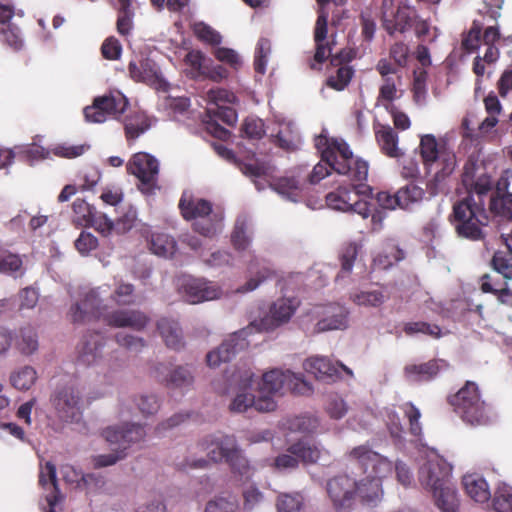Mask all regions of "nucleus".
I'll return each instance as SVG.
<instances>
[{
    "mask_svg": "<svg viewBox=\"0 0 512 512\" xmlns=\"http://www.w3.org/2000/svg\"><path fill=\"white\" fill-rule=\"evenodd\" d=\"M316 146L321 150V162L316 164L309 174L308 180L311 184H316L329 175L328 167L346 176L351 182L367 180L368 163L355 158L345 141L321 137Z\"/></svg>",
    "mask_w": 512,
    "mask_h": 512,
    "instance_id": "obj_1",
    "label": "nucleus"
},
{
    "mask_svg": "<svg viewBox=\"0 0 512 512\" xmlns=\"http://www.w3.org/2000/svg\"><path fill=\"white\" fill-rule=\"evenodd\" d=\"M104 307L96 290L85 294L81 301L71 306L70 321L74 324H85L103 318L104 322L114 328H131L142 331L150 322V318L140 310L120 309L110 313H103Z\"/></svg>",
    "mask_w": 512,
    "mask_h": 512,
    "instance_id": "obj_2",
    "label": "nucleus"
},
{
    "mask_svg": "<svg viewBox=\"0 0 512 512\" xmlns=\"http://www.w3.org/2000/svg\"><path fill=\"white\" fill-rule=\"evenodd\" d=\"M451 472L452 466L438 454L428 455L418 472L420 484L432 492L435 504L442 512H458L459 509L457 491L450 480Z\"/></svg>",
    "mask_w": 512,
    "mask_h": 512,
    "instance_id": "obj_3",
    "label": "nucleus"
},
{
    "mask_svg": "<svg viewBox=\"0 0 512 512\" xmlns=\"http://www.w3.org/2000/svg\"><path fill=\"white\" fill-rule=\"evenodd\" d=\"M449 220L458 236L478 241L484 238L483 227L488 225L489 216L483 203L467 195L454 203Z\"/></svg>",
    "mask_w": 512,
    "mask_h": 512,
    "instance_id": "obj_4",
    "label": "nucleus"
},
{
    "mask_svg": "<svg viewBox=\"0 0 512 512\" xmlns=\"http://www.w3.org/2000/svg\"><path fill=\"white\" fill-rule=\"evenodd\" d=\"M448 403L454 412L471 426L487 425L491 421L489 405L482 399L478 385L466 381L455 394L449 395Z\"/></svg>",
    "mask_w": 512,
    "mask_h": 512,
    "instance_id": "obj_5",
    "label": "nucleus"
},
{
    "mask_svg": "<svg viewBox=\"0 0 512 512\" xmlns=\"http://www.w3.org/2000/svg\"><path fill=\"white\" fill-rule=\"evenodd\" d=\"M178 207L185 220H194L193 230L200 235L212 238L221 232L222 216L213 212V205L210 201L184 192Z\"/></svg>",
    "mask_w": 512,
    "mask_h": 512,
    "instance_id": "obj_6",
    "label": "nucleus"
},
{
    "mask_svg": "<svg viewBox=\"0 0 512 512\" xmlns=\"http://www.w3.org/2000/svg\"><path fill=\"white\" fill-rule=\"evenodd\" d=\"M345 457L365 477L385 478L393 470L392 462L374 451L368 443L353 447Z\"/></svg>",
    "mask_w": 512,
    "mask_h": 512,
    "instance_id": "obj_7",
    "label": "nucleus"
},
{
    "mask_svg": "<svg viewBox=\"0 0 512 512\" xmlns=\"http://www.w3.org/2000/svg\"><path fill=\"white\" fill-rule=\"evenodd\" d=\"M326 493L335 512H352L357 503V480L347 473L329 478Z\"/></svg>",
    "mask_w": 512,
    "mask_h": 512,
    "instance_id": "obj_8",
    "label": "nucleus"
},
{
    "mask_svg": "<svg viewBox=\"0 0 512 512\" xmlns=\"http://www.w3.org/2000/svg\"><path fill=\"white\" fill-rule=\"evenodd\" d=\"M50 402L56 416L63 422H77L82 415V394L74 382L57 387Z\"/></svg>",
    "mask_w": 512,
    "mask_h": 512,
    "instance_id": "obj_9",
    "label": "nucleus"
},
{
    "mask_svg": "<svg viewBox=\"0 0 512 512\" xmlns=\"http://www.w3.org/2000/svg\"><path fill=\"white\" fill-rule=\"evenodd\" d=\"M128 173L139 180L138 189L145 195H153L158 185L159 162L145 152L135 153L126 165Z\"/></svg>",
    "mask_w": 512,
    "mask_h": 512,
    "instance_id": "obj_10",
    "label": "nucleus"
},
{
    "mask_svg": "<svg viewBox=\"0 0 512 512\" xmlns=\"http://www.w3.org/2000/svg\"><path fill=\"white\" fill-rule=\"evenodd\" d=\"M261 391L267 394H276L287 389L296 394L312 392L311 385L305 381L301 373L296 374L290 370L272 369L263 374Z\"/></svg>",
    "mask_w": 512,
    "mask_h": 512,
    "instance_id": "obj_11",
    "label": "nucleus"
},
{
    "mask_svg": "<svg viewBox=\"0 0 512 512\" xmlns=\"http://www.w3.org/2000/svg\"><path fill=\"white\" fill-rule=\"evenodd\" d=\"M128 105V99L117 91L96 97L92 105L85 107L83 112L86 121L91 123H103L108 116L120 119Z\"/></svg>",
    "mask_w": 512,
    "mask_h": 512,
    "instance_id": "obj_12",
    "label": "nucleus"
},
{
    "mask_svg": "<svg viewBox=\"0 0 512 512\" xmlns=\"http://www.w3.org/2000/svg\"><path fill=\"white\" fill-rule=\"evenodd\" d=\"M362 182H352L351 188L339 187L336 191L326 195V203L328 207L343 212L352 211L361 215L364 219L369 217L370 204L360 199L362 190L358 188Z\"/></svg>",
    "mask_w": 512,
    "mask_h": 512,
    "instance_id": "obj_13",
    "label": "nucleus"
},
{
    "mask_svg": "<svg viewBox=\"0 0 512 512\" xmlns=\"http://www.w3.org/2000/svg\"><path fill=\"white\" fill-rule=\"evenodd\" d=\"M248 335V328L230 334L219 347L206 355L207 364L210 367H218L222 363L231 361L238 353L248 348Z\"/></svg>",
    "mask_w": 512,
    "mask_h": 512,
    "instance_id": "obj_14",
    "label": "nucleus"
},
{
    "mask_svg": "<svg viewBox=\"0 0 512 512\" xmlns=\"http://www.w3.org/2000/svg\"><path fill=\"white\" fill-rule=\"evenodd\" d=\"M382 26L385 31L393 36L395 33H405L412 27L416 11L406 2H399L396 6L381 7Z\"/></svg>",
    "mask_w": 512,
    "mask_h": 512,
    "instance_id": "obj_15",
    "label": "nucleus"
},
{
    "mask_svg": "<svg viewBox=\"0 0 512 512\" xmlns=\"http://www.w3.org/2000/svg\"><path fill=\"white\" fill-rule=\"evenodd\" d=\"M103 438L111 443L117 444L120 451L126 450L132 445L138 444L145 439L146 431L144 426L136 423H124L123 425L109 426L102 431Z\"/></svg>",
    "mask_w": 512,
    "mask_h": 512,
    "instance_id": "obj_16",
    "label": "nucleus"
},
{
    "mask_svg": "<svg viewBox=\"0 0 512 512\" xmlns=\"http://www.w3.org/2000/svg\"><path fill=\"white\" fill-rule=\"evenodd\" d=\"M449 364L444 359L433 358L426 362L410 363L403 368L407 381L412 383H428L435 380L442 371L447 370Z\"/></svg>",
    "mask_w": 512,
    "mask_h": 512,
    "instance_id": "obj_17",
    "label": "nucleus"
},
{
    "mask_svg": "<svg viewBox=\"0 0 512 512\" xmlns=\"http://www.w3.org/2000/svg\"><path fill=\"white\" fill-rule=\"evenodd\" d=\"M198 445L214 463L226 462L230 454L238 447L237 441L232 435H207Z\"/></svg>",
    "mask_w": 512,
    "mask_h": 512,
    "instance_id": "obj_18",
    "label": "nucleus"
},
{
    "mask_svg": "<svg viewBox=\"0 0 512 512\" xmlns=\"http://www.w3.org/2000/svg\"><path fill=\"white\" fill-rule=\"evenodd\" d=\"M307 373L312 374L317 380L335 382L341 377L340 369L352 375V371L342 363L334 364L328 357L312 356L303 363Z\"/></svg>",
    "mask_w": 512,
    "mask_h": 512,
    "instance_id": "obj_19",
    "label": "nucleus"
},
{
    "mask_svg": "<svg viewBox=\"0 0 512 512\" xmlns=\"http://www.w3.org/2000/svg\"><path fill=\"white\" fill-rule=\"evenodd\" d=\"M184 297L191 304L210 301L220 297L221 289L200 278H184L181 284Z\"/></svg>",
    "mask_w": 512,
    "mask_h": 512,
    "instance_id": "obj_20",
    "label": "nucleus"
},
{
    "mask_svg": "<svg viewBox=\"0 0 512 512\" xmlns=\"http://www.w3.org/2000/svg\"><path fill=\"white\" fill-rule=\"evenodd\" d=\"M471 170L473 168L465 167L462 183L467 190V195H473L476 202H481L485 206L486 199L496 192L493 191L492 178L486 173L475 175Z\"/></svg>",
    "mask_w": 512,
    "mask_h": 512,
    "instance_id": "obj_21",
    "label": "nucleus"
},
{
    "mask_svg": "<svg viewBox=\"0 0 512 512\" xmlns=\"http://www.w3.org/2000/svg\"><path fill=\"white\" fill-rule=\"evenodd\" d=\"M418 149L423 165L428 173L431 172L433 166L444 164V155L454 154L445 144H439L435 136L431 134L421 137Z\"/></svg>",
    "mask_w": 512,
    "mask_h": 512,
    "instance_id": "obj_22",
    "label": "nucleus"
},
{
    "mask_svg": "<svg viewBox=\"0 0 512 512\" xmlns=\"http://www.w3.org/2000/svg\"><path fill=\"white\" fill-rule=\"evenodd\" d=\"M104 336L99 332L85 334L77 346V360L87 366L95 364L102 355Z\"/></svg>",
    "mask_w": 512,
    "mask_h": 512,
    "instance_id": "obj_23",
    "label": "nucleus"
},
{
    "mask_svg": "<svg viewBox=\"0 0 512 512\" xmlns=\"http://www.w3.org/2000/svg\"><path fill=\"white\" fill-rule=\"evenodd\" d=\"M374 133L381 152L389 158H400L404 155L398 146V134L389 125L374 124Z\"/></svg>",
    "mask_w": 512,
    "mask_h": 512,
    "instance_id": "obj_24",
    "label": "nucleus"
},
{
    "mask_svg": "<svg viewBox=\"0 0 512 512\" xmlns=\"http://www.w3.org/2000/svg\"><path fill=\"white\" fill-rule=\"evenodd\" d=\"M444 164L435 166V173L427 181L426 188L431 196L444 193L447 190V179L452 174L456 166L455 154H446L443 156Z\"/></svg>",
    "mask_w": 512,
    "mask_h": 512,
    "instance_id": "obj_25",
    "label": "nucleus"
},
{
    "mask_svg": "<svg viewBox=\"0 0 512 512\" xmlns=\"http://www.w3.org/2000/svg\"><path fill=\"white\" fill-rule=\"evenodd\" d=\"M128 71L131 79L136 82L151 84L158 79L156 63L143 55L136 56L129 62Z\"/></svg>",
    "mask_w": 512,
    "mask_h": 512,
    "instance_id": "obj_26",
    "label": "nucleus"
},
{
    "mask_svg": "<svg viewBox=\"0 0 512 512\" xmlns=\"http://www.w3.org/2000/svg\"><path fill=\"white\" fill-rule=\"evenodd\" d=\"M155 377L169 388H187L193 384L194 378L191 372L183 366H178L168 373L164 364L155 367Z\"/></svg>",
    "mask_w": 512,
    "mask_h": 512,
    "instance_id": "obj_27",
    "label": "nucleus"
},
{
    "mask_svg": "<svg viewBox=\"0 0 512 512\" xmlns=\"http://www.w3.org/2000/svg\"><path fill=\"white\" fill-rule=\"evenodd\" d=\"M151 118L143 111H131L123 119L124 134L128 143L137 140L151 128Z\"/></svg>",
    "mask_w": 512,
    "mask_h": 512,
    "instance_id": "obj_28",
    "label": "nucleus"
},
{
    "mask_svg": "<svg viewBox=\"0 0 512 512\" xmlns=\"http://www.w3.org/2000/svg\"><path fill=\"white\" fill-rule=\"evenodd\" d=\"M382 479L364 477L357 480V501L363 505L376 506L383 497Z\"/></svg>",
    "mask_w": 512,
    "mask_h": 512,
    "instance_id": "obj_29",
    "label": "nucleus"
},
{
    "mask_svg": "<svg viewBox=\"0 0 512 512\" xmlns=\"http://www.w3.org/2000/svg\"><path fill=\"white\" fill-rule=\"evenodd\" d=\"M348 326V311L339 304L329 305L325 311V317L319 320L315 326L316 332L330 330H342Z\"/></svg>",
    "mask_w": 512,
    "mask_h": 512,
    "instance_id": "obj_30",
    "label": "nucleus"
},
{
    "mask_svg": "<svg viewBox=\"0 0 512 512\" xmlns=\"http://www.w3.org/2000/svg\"><path fill=\"white\" fill-rule=\"evenodd\" d=\"M466 494L478 503H486L491 498L487 481L478 474H467L462 478Z\"/></svg>",
    "mask_w": 512,
    "mask_h": 512,
    "instance_id": "obj_31",
    "label": "nucleus"
},
{
    "mask_svg": "<svg viewBox=\"0 0 512 512\" xmlns=\"http://www.w3.org/2000/svg\"><path fill=\"white\" fill-rule=\"evenodd\" d=\"M298 306L299 302L295 298H280L275 301L269 310L271 327L288 322Z\"/></svg>",
    "mask_w": 512,
    "mask_h": 512,
    "instance_id": "obj_32",
    "label": "nucleus"
},
{
    "mask_svg": "<svg viewBox=\"0 0 512 512\" xmlns=\"http://www.w3.org/2000/svg\"><path fill=\"white\" fill-rule=\"evenodd\" d=\"M157 329L168 348L178 351L184 347L182 330L178 322L162 318L157 322Z\"/></svg>",
    "mask_w": 512,
    "mask_h": 512,
    "instance_id": "obj_33",
    "label": "nucleus"
},
{
    "mask_svg": "<svg viewBox=\"0 0 512 512\" xmlns=\"http://www.w3.org/2000/svg\"><path fill=\"white\" fill-rule=\"evenodd\" d=\"M506 251H496L492 257L491 264L494 270L504 276L512 279V230L507 236H502Z\"/></svg>",
    "mask_w": 512,
    "mask_h": 512,
    "instance_id": "obj_34",
    "label": "nucleus"
},
{
    "mask_svg": "<svg viewBox=\"0 0 512 512\" xmlns=\"http://www.w3.org/2000/svg\"><path fill=\"white\" fill-rule=\"evenodd\" d=\"M287 452L296 456L304 464H314L321 456V449L313 442L299 440L287 448Z\"/></svg>",
    "mask_w": 512,
    "mask_h": 512,
    "instance_id": "obj_35",
    "label": "nucleus"
},
{
    "mask_svg": "<svg viewBox=\"0 0 512 512\" xmlns=\"http://www.w3.org/2000/svg\"><path fill=\"white\" fill-rule=\"evenodd\" d=\"M259 266L257 259L251 260L248 269L251 273H256L255 277L250 278L243 286L237 288L238 293H247L255 290L262 282L276 276L275 270L268 265H263L256 270Z\"/></svg>",
    "mask_w": 512,
    "mask_h": 512,
    "instance_id": "obj_36",
    "label": "nucleus"
},
{
    "mask_svg": "<svg viewBox=\"0 0 512 512\" xmlns=\"http://www.w3.org/2000/svg\"><path fill=\"white\" fill-rule=\"evenodd\" d=\"M252 241V232L245 218H237L231 233V243L235 250H246Z\"/></svg>",
    "mask_w": 512,
    "mask_h": 512,
    "instance_id": "obj_37",
    "label": "nucleus"
},
{
    "mask_svg": "<svg viewBox=\"0 0 512 512\" xmlns=\"http://www.w3.org/2000/svg\"><path fill=\"white\" fill-rule=\"evenodd\" d=\"M15 347L23 355H31L38 349V336L31 326L19 330L15 337Z\"/></svg>",
    "mask_w": 512,
    "mask_h": 512,
    "instance_id": "obj_38",
    "label": "nucleus"
},
{
    "mask_svg": "<svg viewBox=\"0 0 512 512\" xmlns=\"http://www.w3.org/2000/svg\"><path fill=\"white\" fill-rule=\"evenodd\" d=\"M400 208L404 210L411 209L415 204L420 203L424 196L425 191L422 187L409 183L401 187L397 191Z\"/></svg>",
    "mask_w": 512,
    "mask_h": 512,
    "instance_id": "obj_39",
    "label": "nucleus"
},
{
    "mask_svg": "<svg viewBox=\"0 0 512 512\" xmlns=\"http://www.w3.org/2000/svg\"><path fill=\"white\" fill-rule=\"evenodd\" d=\"M335 68L334 72H330L326 79V85L336 91L344 90L350 83L354 69L350 65L331 66Z\"/></svg>",
    "mask_w": 512,
    "mask_h": 512,
    "instance_id": "obj_40",
    "label": "nucleus"
},
{
    "mask_svg": "<svg viewBox=\"0 0 512 512\" xmlns=\"http://www.w3.org/2000/svg\"><path fill=\"white\" fill-rule=\"evenodd\" d=\"M118 17L116 22L117 32L122 36L130 34L133 28L132 0H117Z\"/></svg>",
    "mask_w": 512,
    "mask_h": 512,
    "instance_id": "obj_41",
    "label": "nucleus"
},
{
    "mask_svg": "<svg viewBox=\"0 0 512 512\" xmlns=\"http://www.w3.org/2000/svg\"><path fill=\"white\" fill-rule=\"evenodd\" d=\"M231 471L239 475L241 478L249 479L254 474V468L249 460L243 455L239 447H237L229 458L226 460Z\"/></svg>",
    "mask_w": 512,
    "mask_h": 512,
    "instance_id": "obj_42",
    "label": "nucleus"
},
{
    "mask_svg": "<svg viewBox=\"0 0 512 512\" xmlns=\"http://www.w3.org/2000/svg\"><path fill=\"white\" fill-rule=\"evenodd\" d=\"M273 190L277 193L295 201L300 194V182L294 176H283L274 179L271 184Z\"/></svg>",
    "mask_w": 512,
    "mask_h": 512,
    "instance_id": "obj_43",
    "label": "nucleus"
},
{
    "mask_svg": "<svg viewBox=\"0 0 512 512\" xmlns=\"http://www.w3.org/2000/svg\"><path fill=\"white\" fill-rule=\"evenodd\" d=\"M37 380V372L31 366H24L10 375V382L14 388L21 391L29 390Z\"/></svg>",
    "mask_w": 512,
    "mask_h": 512,
    "instance_id": "obj_44",
    "label": "nucleus"
},
{
    "mask_svg": "<svg viewBox=\"0 0 512 512\" xmlns=\"http://www.w3.org/2000/svg\"><path fill=\"white\" fill-rule=\"evenodd\" d=\"M150 249L158 256H171L175 252L176 242L166 233H153L151 235Z\"/></svg>",
    "mask_w": 512,
    "mask_h": 512,
    "instance_id": "obj_45",
    "label": "nucleus"
},
{
    "mask_svg": "<svg viewBox=\"0 0 512 512\" xmlns=\"http://www.w3.org/2000/svg\"><path fill=\"white\" fill-rule=\"evenodd\" d=\"M135 287L133 284L123 280L115 282V288L111 294V299L119 306H131L135 304Z\"/></svg>",
    "mask_w": 512,
    "mask_h": 512,
    "instance_id": "obj_46",
    "label": "nucleus"
},
{
    "mask_svg": "<svg viewBox=\"0 0 512 512\" xmlns=\"http://www.w3.org/2000/svg\"><path fill=\"white\" fill-rule=\"evenodd\" d=\"M489 210L507 218H512V194H501L497 190L489 197Z\"/></svg>",
    "mask_w": 512,
    "mask_h": 512,
    "instance_id": "obj_47",
    "label": "nucleus"
},
{
    "mask_svg": "<svg viewBox=\"0 0 512 512\" xmlns=\"http://www.w3.org/2000/svg\"><path fill=\"white\" fill-rule=\"evenodd\" d=\"M507 278L496 271L492 274H484L480 277V289L483 293H491L495 297L508 286Z\"/></svg>",
    "mask_w": 512,
    "mask_h": 512,
    "instance_id": "obj_48",
    "label": "nucleus"
},
{
    "mask_svg": "<svg viewBox=\"0 0 512 512\" xmlns=\"http://www.w3.org/2000/svg\"><path fill=\"white\" fill-rule=\"evenodd\" d=\"M192 31L196 38L211 46H218L222 42L221 34L210 25L200 21L192 25Z\"/></svg>",
    "mask_w": 512,
    "mask_h": 512,
    "instance_id": "obj_49",
    "label": "nucleus"
},
{
    "mask_svg": "<svg viewBox=\"0 0 512 512\" xmlns=\"http://www.w3.org/2000/svg\"><path fill=\"white\" fill-rule=\"evenodd\" d=\"M276 506L278 512H302L304 498L300 493L280 494Z\"/></svg>",
    "mask_w": 512,
    "mask_h": 512,
    "instance_id": "obj_50",
    "label": "nucleus"
},
{
    "mask_svg": "<svg viewBox=\"0 0 512 512\" xmlns=\"http://www.w3.org/2000/svg\"><path fill=\"white\" fill-rule=\"evenodd\" d=\"M482 29V23L478 20H474L469 31L463 34L461 45L466 52L472 53L479 49Z\"/></svg>",
    "mask_w": 512,
    "mask_h": 512,
    "instance_id": "obj_51",
    "label": "nucleus"
},
{
    "mask_svg": "<svg viewBox=\"0 0 512 512\" xmlns=\"http://www.w3.org/2000/svg\"><path fill=\"white\" fill-rule=\"evenodd\" d=\"M75 214L74 222L83 227L89 226V222L97 211L95 207L89 205L84 199L77 198L72 205Z\"/></svg>",
    "mask_w": 512,
    "mask_h": 512,
    "instance_id": "obj_52",
    "label": "nucleus"
},
{
    "mask_svg": "<svg viewBox=\"0 0 512 512\" xmlns=\"http://www.w3.org/2000/svg\"><path fill=\"white\" fill-rule=\"evenodd\" d=\"M493 508L496 512H512V487L503 484L496 489Z\"/></svg>",
    "mask_w": 512,
    "mask_h": 512,
    "instance_id": "obj_53",
    "label": "nucleus"
},
{
    "mask_svg": "<svg viewBox=\"0 0 512 512\" xmlns=\"http://www.w3.org/2000/svg\"><path fill=\"white\" fill-rule=\"evenodd\" d=\"M355 304L366 307H378L385 301V295L380 290L360 291L352 295Z\"/></svg>",
    "mask_w": 512,
    "mask_h": 512,
    "instance_id": "obj_54",
    "label": "nucleus"
},
{
    "mask_svg": "<svg viewBox=\"0 0 512 512\" xmlns=\"http://www.w3.org/2000/svg\"><path fill=\"white\" fill-rule=\"evenodd\" d=\"M403 331L409 336L416 333H422L434 338H439L441 336V329L438 325L424 321L408 322L404 325Z\"/></svg>",
    "mask_w": 512,
    "mask_h": 512,
    "instance_id": "obj_55",
    "label": "nucleus"
},
{
    "mask_svg": "<svg viewBox=\"0 0 512 512\" xmlns=\"http://www.w3.org/2000/svg\"><path fill=\"white\" fill-rule=\"evenodd\" d=\"M332 55V45L329 42L315 43V53L309 58L307 63L312 70H321V65L330 59Z\"/></svg>",
    "mask_w": 512,
    "mask_h": 512,
    "instance_id": "obj_56",
    "label": "nucleus"
},
{
    "mask_svg": "<svg viewBox=\"0 0 512 512\" xmlns=\"http://www.w3.org/2000/svg\"><path fill=\"white\" fill-rule=\"evenodd\" d=\"M401 409L408 419L409 432L413 436H420L422 434V427L420 423L421 413L420 410L411 402H406L401 406Z\"/></svg>",
    "mask_w": 512,
    "mask_h": 512,
    "instance_id": "obj_57",
    "label": "nucleus"
},
{
    "mask_svg": "<svg viewBox=\"0 0 512 512\" xmlns=\"http://www.w3.org/2000/svg\"><path fill=\"white\" fill-rule=\"evenodd\" d=\"M115 341L119 346L133 353H139L146 346V342L143 338L123 332H119L115 335Z\"/></svg>",
    "mask_w": 512,
    "mask_h": 512,
    "instance_id": "obj_58",
    "label": "nucleus"
},
{
    "mask_svg": "<svg viewBox=\"0 0 512 512\" xmlns=\"http://www.w3.org/2000/svg\"><path fill=\"white\" fill-rule=\"evenodd\" d=\"M241 132L243 136L249 139H261L265 134L264 123L261 119L248 117L242 124Z\"/></svg>",
    "mask_w": 512,
    "mask_h": 512,
    "instance_id": "obj_59",
    "label": "nucleus"
},
{
    "mask_svg": "<svg viewBox=\"0 0 512 512\" xmlns=\"http://www.w3.org/2000/svg\"><path fill=\"white\" fill-rule=\"evenodd\" d=\"M237 509L238 503L235 498L217 497L207 503L205 512H236Z\"/></svg>",
    "mask_w": 512,
    "mask_h": 512,
    "instance_id": "obj_60",
    "label": "nucleus"
},
{
    "mask_svg": "<svg viewBox=\"0 0 512 512\" xmlns=\"http://www.w3.org/2000/svg\"><path fill=\"white\" fill-rule=\"evenodd\" d=\"M98 239L92 233L82 231L75 240V248L81 255H88L98 247Z\"/></svg>",
    "mask_w": 512,
    "mask_h": 512,
    "instance_id": "obj_61",
    "label": "nucleus"
},
{
    "mask_svg": "<svg viewBox=\"0 0 512 512\" xmlns=\"http://www.w3.org/2000/svg\"><path fill=\"white\" fill-rule=\"evenodd\" d=\"M358 255V247L354 243L345 245L340 254L341 272L349 274Z\"/></svg>",
    "mask_w": 512,
    "mask_h": 512,
    "instance_id": "obj_62",
    "label": "nucleus"
},
{
    "mask_svg": "<svg viewBox=\"0 0 512 512\" xmlns=\"http://www.w3.org/2000/svg\"><path fill=\"white\" fill-rule=\"evenodd\" d=\"M89 226L94 227L104 236H107L115 231V222L109 219L106 214L98 211L94 213L91 222H89Z\"/></svg>",
    "mask_w": 512,
    "mask_h": 512,
    "instance_id": "obj_63",
    "label": "nucleus"
},
{
    "mask_svg": "<svg viewBox=\"0 0 512 512\" xmlns=\"http://www.w3.org/2000/svg\"><path fill=\"white\" fill-rule=\"evenodd\" d=\"M348 411L345 401L337 395L330 396L326 403V412L333 419H341Z\"/></svg>",
    "mask_w": 512,
    "mask_h": 512,
    "instance_id": "obj_64",
    "label": "nucleus"
}]
</instances>
